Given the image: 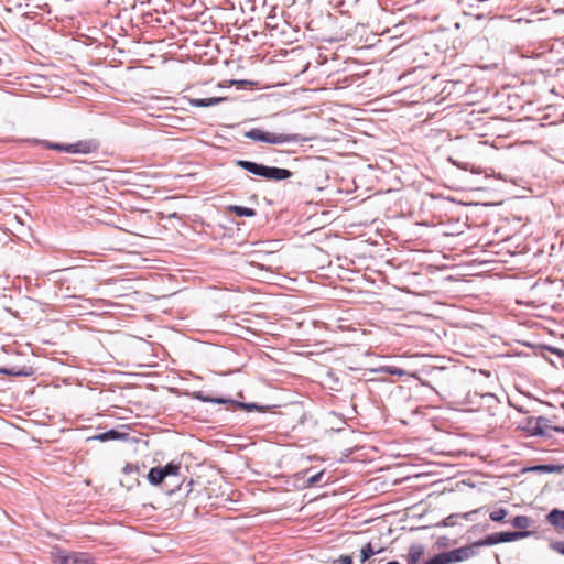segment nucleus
<instances>
[{"label":"nucleus","mask_w":564,"mask_h":564,"mask_svg":"<svg viewBox=\"0 0 564 564\" xmlns=\"http://www.w3.org/2000/svg\"><path fill=\"white\" fill-rule=\"evenodd\" d=\"M236 165L240 169L256 175L262 177L267 181L280 182L290 178L293 173L283 167L276 166H268L261 163L248 161V160H237Z\"/></svg>","instance_id":"f257e3e1"},{"label":"nucleus","mask_w":564,"mask_h":564,"mask_svg":"<svg viewBox=\"0 0 564 564\" xmlns=\"http://www.w3.org/2000/svg\"><path fill=\"white\" fill-rule=\"evenodd\" d=\"M245 137L253 141L265 142L270 144H284V143H304L308 138L297 133H274L253 128L245 133Z\"/></svg>","instance_id":"f03ea898"},{"label":"nucleus","mask_w":564,"mask_h":564,"mask_svg":"<svg viewBox=\"0 0 564 564\" xmlns=\"http://www.w3.org/2000/svg\"><path fill=\"white\" fill-rule=\"evenodd\" d=\"M186 395L191 397L192 399L205 402V403L228 404L232 409L238 408V409L246 410L247 412H251L253 410H257L260 412H265L269 409L268 405L264 406V405H260L257 403H245V402L235 401L229 398L209 397V395L204 394L203 391L186 392Z\"/></svg>","instance_id":"7ed1b4c3"},{"label":"nucleus","mask_w":564,"mask_h":564,"mask_svg":"<svg viewBox=\"0 0 564 564\" xmlns=\"http://www.w3.org/2000/svg\"><path fill=\"white\" fill-rule=\"evenodd\" d=\"M465 403L468 405L477 406L478 410L487 412L489 415L495 416L499 410V399L496 394L486 392H468L465 398Z\"/></svg>","instance_id":"20e7f679"},{"label":"nucleus","mask_w":564,"mask_h":564,"mask_svg":"<svg viewBox=\"0 0 564 564\" xmlns=\"http://www.w3.org/2000/svg\"><path fill=\"white\" fill-rule=\"evenodd\" d=\"M52 564H96L95 558L84 552H67L54 547L51 552Z\"/></svg>","instance_id":"39448f33"},{"label":"nucleus","mask_w":564,"mask_h":564,"mask_svg":"<svg viewBox=\"0 0 564 564\" xmlns=\"http://www.w3.org/2000/svg\"><path fill=\"white\" fill-rule=\"evenodd\" d=\"M531 534L530 531H507V532H496L492 534L486 535L482 540H479L475 543L476 546H490L505 542H512L523 538H527Z\"/></svg>","instance_id":"423d86ee"},{"label":"nucleus","mask_w":564,"mask_h":564,"mask_svg":"<svg viewBox=\"0 0 564 564\" xmlns=\"http://www.w3.org/2000/svg\"><path fill=\"white\" fill-rule=\"evenodd\" d=\"M40 370V366L35 362H9L0 367V375L11 377H31Z\"/></svg>","instance_id":"0eeeda50"},{"label":"nucleus","mask_w":564,"mask_h":564,"mask_svg":"<svg viewBox=\"0 0 564 564\" xmlns=\"http://www.w3.org/2000/svg\"><path fill=\"white\" fill-rule=\"evenodd\" d=\"M551 431L564 433V427L552 425L550 419L539 416L535 420V426L532 427V436L551 437Z\"/></svg>","instance_id":"6e6552de"},{"label":"nucleus","mask_w":564,"mask_h":564,"mask_svg":"<svg viewBox=\"0 0 564 564\" xmlns=\"http://www.w3.org/2000/svg\"><path fill=\"white\" fill-rule=\"evenodd\" d=\"M129 438L128 433H122L118 430L111 429L106 432L99 433L90 440L99 441V442H108V441H127Z\"/></svg>","instance_id":"1a4fd4ad"},{"label":"nucleus","mask_w":564,"mask_h":564,"mask_svg":"<svg viewBox=\"0 0 564 564\" xmlns=\"http://www.w3.org/2000/svg\"><path fill=\"white\" fill-rule=\"evenodd\" d=\"M474 546H476V545L475 544L471 546L467 545V546H462V547L448 551L451 562L456 563V562H460V561L469 558L470 556L474 555Z\"/></svg>","instance_id":"9d476101"},{"label":"nucleus","mask_w":564,"mask_h":564,"mask_svg":"<svg viewBox=\"0 0 564 564\" xmlns=\"http://www.w3.org/2000/svg\"><path fill=\"white\" fill-rule=\"evenodd\" d=\"M226 97H210V98H189L188 102L194 107H212L226 101Z\"/></svg>","instance_id":"9b49d317"},{"label":"nucleus","mask_w":564,"mask_h":564,"mask_svg":"<svg viewBox=\"0 0 564 564\" xmlns=\"http://www.w3.org/2000/svg\"><path fill=\"white\" fill-rule=\"evenodd\" d=\"M546 521L554 528L564 530V510H551L546 516Z\"/></svg>","instance_id":"f8f14e48"},{"label":"nucleus","mask_w":564,"mask_h":564,"mask_svg":"<svg viewBox=\"0 0 564 564\" xmlns=\"http://www.w3.org/2000/svg\"><path fill=\"white\" fill-rule=\"evenodd\" d=\"M530 471L534 473H549V474H561L564 470V465L554 464H541L534 465L529 468Z\"/></svg>","instance_id":"ddd939ff"},{"label":"nucleus","mask_w":564,"mask_h":564,"mask_svg":"<svg viewBox=\"0 0 564 564\" xmlns=\"http://www.w3.org/2000/svg\"><path fill=\"white\" fill-rule=\"evenodd\" d=\"M93 150V145L90 141H79L76 143L68 144V148H65V152L68 153H89Z\"/></svg>","instance_id":"4468645a"},{"label":"nucleus","mask_w":564,"mask_h":564,"mask_svg":"<svg viewBox=\"0 0 564 564\" xmlns=\"http://www.w3.org/2000/svg\"><path fill=\"white\" fill-rule=\"evenodd\" d=\"M228 210L239 217H253L257 214L256 209L239 205H230Z\"/></svg>","instance_id":"2eb2a0df"},{"label":"nucleus","mask_w":564,"mask_h":564,"mask_svg":"<svg viewBox=\"0 0 564 564\" xmlns=\"http://www.w3.org/2000/svg\"><path fill=\"white\" fill-rule=\"evenodd\" d=\"M149 482L153 486H158L165 479L161 467H152L147 476Z\"/></svg>","instance_id":"dca6fc26"},{"label":"nucleus","mask_w":564,"mask_h":564,"mask_svg":"<svg viewBox=\"0 0 564 564\" xmlns=\"http://www.w3.org/2000/svg\"><path fill=\"white\" fill-rule=\"evenodd\" d=\"M161 469L163 471L164 478H166L169 476H180L181 464L171 462V463L166 464L165 466L161 467Z\"/></svg>","instance_id":"f3484780"},{"label":"nucleus","mask_w":564,"mask_h":564,"mask_svg":"<svg viewBox=\"0 0 564 564\" xmlns=\"http://www.w3.org/2000/svg\"><path fill=\"white\" fill-rule=\"evenodd\" d=\"M375 371L388 372L390 375H397L399 377L411 375V372L409 370L400 368V367H395V366L380 367L379 369H376Z\"/></svg>","instance_id":"a211bd4d"},{"label":"nucleus","mask_w":564,"mask_h":564,"mask_svg":"<svg viewBox=\"0 0 564 564\" xmlns=\"http://www.w3.org/2000/svg\"><path fill=\"white\" fill-rule=\"evenodd\" d=\"M451 557L449 552H442L433 557H431L429 561H426L424 564H451Z\"/></svg>","instance_id":"6ab92c4d"},{"label":"nucleus","mask_w":564,"mask_h":564,"mask_svg":"<svg viewBox=\"0 0 564 564\" xmlns=\"http://www.w3.org/2000/svg\"><path fill=\"white\" fill-rule=\"evenodd\" d=\"M530 522L529 517L517 516L512 519L511 524L517 529H521V531H527L525 529L530 527Z\"/></svg>","instance_id":"aec40b11"},{"label":"nucleus","mask_w":564,"mask_h":564,"mask_svg":"<svg viewBox=\"0 0 564 564\" xmlns=\"http://www.w3.org/2000/svg\"><path fill=\"white\" fill-rule=\"evenodd\" d=\"M507 514H508L507 509L499 508V509L490 512L489 518L495 522H501V521H503V519L506 518Z\"/></svg>","instance_id":"412c9836"},{"label":"nucleus","mask_w":564,"mask_h":564,"mask_svg":"<svg viewBox=\"0 0 564 564\" xmlns=\"http://www.w3.org/2000/svg\"><path fill=\"white\" fill-rule=\"evenodd\" d=\"M422 553H423L422 546H414V545L411 546L410 552H409L410 562L415 563L421 557Z\"/></svg>","instance_id":"4be33fe9"},{"label":"nucleus","mask_w":564,"mask_h":564,"mask_svg":"<svg viewBox=\"0 0 564 564\" xmlns=\"http://www.w3.org/2000/svg\"><path fill=\"white\" fill-rule=\"evenodd\" d=\"M455 371L460 375H476V369L470 368L469 366L454 365Z\"/></svg>","instance_id":"5701e85b"},{"label":"nucleus","mask_w":564,"mask_h":564,"mask_svg":"<svg viewBox=\"0 0 564 564\" xmlns=\"http://www.w3.org/2000/svg\"><path fill=\"white\" fill-rule=\"evenodd\" d=\"M324 476V471H318L312 476H310L306 480L307 485L308 486H315L317 482H319L322 480Z\"/></svg>","instance_id":"b1692460"},{"label":"nucleus","mask_w":564,"mask_h":564,"mask_svg":"<svg viewBox=\"0 0 564 564\" xmlns=\"http://www.w3.org/2000/svg\"><path fill=\"white\" fill-rule=\"evenodd\" d=\"M535 420L534 417H528L525 420V424L523 426V430H525L527 432H529L531 435H532V427L535 426Z\"/></svg>","instance_id":"393cba45"},{"label":"nucleus","mask_w":564,"mask_h":564,"mask_svg":"<svg viewBox=\"0 0 564 564\" xmlns=\"http://www.w3.org/2000/svg\"><path fill=\"white\" fill-rule=\"evenodd\" d=\"M46 147L48 149H53V150H57V151H65V148H68V144L48 143V142H46Z\"/></svg>","instance_id":"a878e982"},{"label":"nucleus","mask_w":564,"mask_h":564,"mask_svg":"<svg viewBox=\"0 0 564 564\" xmlns=\"http://www.w3.org/2000/svg\"><path fill=\"white\" fill-rule=\"evenodd\" d=\"M337 563L339 564H352V556L351 555H340L337 560Z\"/></svg>","instance_id":"bb28decb"},{"label":"nucleus","mask_w":564,"mask_h":564,"mask_svg":"<svg viewBox=\"0 0 564 564\" xmlns=\"http://www.w3.org/2000/svg\"><path fill=\"white\" fill-rule=\"evenodd\" d=\"M552 547L564 555V542H556L552 545Z\"/></svg>","instance_id":"cd10ccee"},{"label":"nucleus","mask_w":564,"mask_h":564,"mask_svg":"<svg viewBox=\"0 0 564 564\" xmlns=\"http://www.w3.org/2000/svg\"><path fill=\"white\" fill-rule=\"evenodd\" d=\"M123 473L126 474H130L134 470H137V466L132 465V464H127L124 467H123Z\"/></svg>","instance_id":"c85d7f7f"},{"label":"nucleus","mask_w":564,"mask_h":564,"mask_svg":"<svg viewBox=\"0 0 564 564\" xmlns=\"http://www.w3.org/2000/svg\"><path fill=\"white\" fill-rule=\"evenodd\" d=\"M549 352L551 354H563L564 350L555 347H547Z\"/></svg>","instance_id":"c756f323"},{"label":"nucleus","mask_w":564,"mask_h":564,"mask_svg":"<svg viewBox=\"0 0 564 564\" xmlns=\"http://www.w3.org/2000/svg\"><path fill=\"white\" fill-rule=\"evenodd\" d=\"M479 372L488 378L491 377V372L488 370H479Z\"/></svg>","instance_id":"7c9ffc66"},{"label":"nucleus","mask_w":564,"mask_h":564,"mask_svg":"<svg viewBox=\"0 0 564 564\" xmlns=\"http://www.w3.org/2000/svg\"><path fill=\"white\" fill-rule=\"evenodd\" d=\"M557 357L560 358L561 365L564 368V355H557Z\"/></svg>","instance_id":"2f4dec72"},{"label":"nucleus","mask_w":564,"mask_h":564,"mask_svg":"<svg viewBox=\"0 0 564 564\" xmlns=\"http://www.w3.org/2000/svg\"><path fill=\"white\" fill-rule=\"evenodd\" d=\"M451 518H452V517H449V518H447V519L445 520V522H444V524H445V525H449V523H451V520H449V519H451Z\"/></svg>","instance_id":"473e14b6"},{"label":"nucleus","mask_w":564,"mask_h":564,"mask_svg":"<svg viewBox=\"0 0 564 564\" xmlns=\"http://www.w3.org/2000/svg\"><path fill=\"white\" fill-rule=\"evenodd\" d=\"M451 518H452V517H449V518H447V519L445 520V522H444V524H445V525H449V523H451V520H449V519H451Z\"/></svg>","instance_id":"72a5a7b5"},{"label":"nucleus","mask_w":564,"mask_h":564,"mask_svg":"<svg viewBox=\"0 0 564 564\" xmlns=\"http://www.w3.org/2000/svg\"><path fill=\"white\" fill-rule=\"evenodd\" d=\"M387 564H401V563H399L397 561H391V562H388Z\"/></svg>","instance_id":"f704fd0d"},{"label":"nucleus","mask_w":564,"mask_h":564,"mask_svg":"<svg viewBox=\"0 0 564 564\" xmlns=\"http://www.w3.org/2000/svg\"><path fill=\"white\" fill-rule=\"evenodd\" d=\"M410 356H411V357H414L415 355H414V354H411Z\"/></svg>","instance_id":"c9c22d12"}]
</instances>
